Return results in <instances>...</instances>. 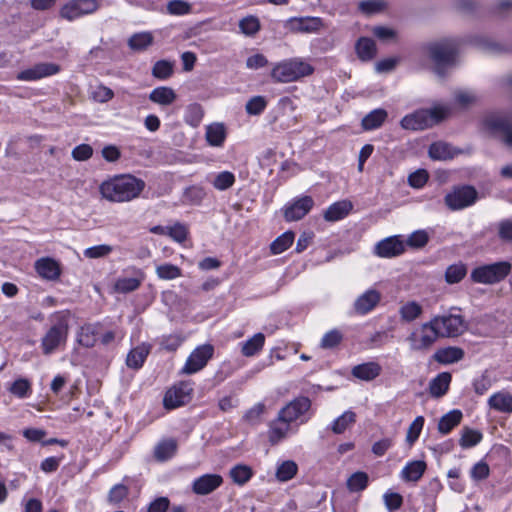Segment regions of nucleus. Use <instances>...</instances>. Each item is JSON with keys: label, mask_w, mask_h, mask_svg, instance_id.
Here are the masks:
<instances>
[{"label": "nucleus", "mask_w": 512, "mask_h": 512, "mask_svg": "<svg viewBox=\"0 0 512 512\" xmlns=\"http://www.w3.org/2000/svg\"><path fill=\"white\" fill-rule=\"evenodd\" d=\"M145 188V182L130 174L115 176L100 187L103 198L111 202H128L137 198Z\"/></svg>", "instance_id": "1"}, {"label": "nucleus", "mask_w": 512, "mask_h": 512, "mask_svg": "<svg viewBox=\"0 0 512 512\" xmlns=\"http://www.w3.org/2000/svg\"><path fill=\"white\" fill-rule=\"evenodd\" d=\"M448 113L449 109L444 106H435L430 109H419L404 116L400 121V125L406 130H424L441 122Z\"/></svg>", "instance_id": "2"}, {"label": "nucleus", "mask_w": 512, "mask_h": 512, "mask_svg": "<svg viewBox=\"0 0 512 512\" xmlns=\"http://www.w3.org/2000/svg\"><path fill=\"white\" fill-rule=\"evenodd\" d=\"M430 59L435 64L438 75H444V68L452 66L458 53V42L455 39H443L425 46Z\"/></svg>", "instance_id": "3"}, {"label": "nucleus", "mask_w": 512, "mask_h": 512, "mask_svg": "<svg viewBox=\"0 0 512 512\" xmlns=\"http://www.w3.org/2000/svg\"><path fill=\"white\" fill-rule=\"evenodd\" d=\"M312 72L313 67L309 63L294 58L276 64L271 71V77L276 82L288 83L308 76Z\"/></svg>", "instance_id": "4"}, {"label": "nucleus", "mask_w": 512, "mask_h": 512, "mask_svg": "<svg viewBox=\"0 0 512 512\" xmlns=\"http://www.w3.org/2000/svg\"><path fill=\"white\" fill-rule=\"evenodd\" d=\"M512 265L508 261H498L475 267L470 274L475 283L493 285L504 280L511 272Z\"/></svg>", "instance_id": "5"}, {"label": "nucleus", "mask_w": 512, "mask_h": 512, "mask_svg": "<svg viewBox=\"0 0 512 512\" xmlns=\"http://www.w3.org/2000/svg\"><path fill=\"white\" fill-rule=\"evenodd\" d=\"M455 312H460V309L453 307L449 313L437 315L431 319L440 337H457L466 331L467 324L464 317Z\"/></svg>", "instance_id": "6"}, {"label": "nucleus", "mask_w": 512, "mask_h": 512, "mask_svg": "<svg viewBox=\"0 0 512 512\" xmlns=\"http://www.w3.org/2000/svg\"><path fill=\"white\" fill-rule=\"evenodd\" d=\"M68 320L66 316L59 315L58 321L44 335L41 347L45 355L55 352L61 345L66 343L68 337Z\"/></svg>", "instance_id": "7"}, {"label": "nucleus", "mask_w": 512, "mask_h": 512, "mask_svg": "<svg viewBox=\"0 0 512 512\" xmlns=\"http://www.w3.org/2000/svg\"><path fill=\"white\" fill-rule=\"evenodd\" d=\"M438 338H440V335L430 320L412 331L407 337V342L411 350L424 351L430 349Z\"/></svg>", "instance_id": "8"}, {"label": "nucleus", "mask_w": 512, "mask_h": 512, "mask_svg": "<svg viewBox=\"0 0 512 512\" xmlns=\"http://www.w3.org/2000/svg\"><path fill=\"white\" fill-rule=\"evenodd\" d=\"M478 198L476 189L472 186H461L448 193L444 200L451 210H461L473 205Z\"/></svg>", "instance_id": "9"}, {"label": "nucleus", "mask_w": 512, "mask_h": 512, "mask_svg": "<svg viewBox=\"0 0 512 512\" xmlns=\"http://www.w3.org/2000/svg\"><path fill=\"white\" fill-rule=\"evenodd\" d=\"M214 348L210 344H204L195 348L187 358L181 369L182 374L192 375L202 370L212 358Z\"/></svg>", "instance_id": "10"}, {"label": "nucleus", "mask_w": 512, "mask_h": 512, "mask_svg": "<svg viewBox=\"0 0 512 512\" xmlns=\"http://www.w3.org/2000/svg\"><path fill=\"white\" fill-rule=\"evenodd\" d=\"M98 7L97 0H71L61 7L59 14L61 18L73 21L92 14Z\"/></svg>", "instance_id": "11"}, {"label": "nucleus", "mask_w": 512, "mask_h": 512, "mask_svg": "<svg viewBox=\"0 0 512 512\" xmlns=\"http://www.w3.org/2000/svg\"><path fill=\"white\" fill-rule=\"evenodd\" d=\"M406 251L405 239L402 235L386 237L376 243L374 253L380 258H395Z\"/></svg>", "instance_id": "12"}, {"label": "nucleus", "mask_w": 512, "mask_h": 512, "mask_svg": "<svg viewBox=\"0 0 512 512\" xmlns=\"http://www.w3.org/2000/svg\"><path fill=\"white\" fill-rule=\"evenodd\" d=\"M311 401L308 397H298L289 402L280 411V419L293 423L297 420L304 422L303 417L309 411Z\"/></svg>", "instance_id": "13"}, {"label": "nucleus", "mask_w": 512, "mask_h": 512, "mask_svg": "<svg viewBox=\"0 0 512 512\" xmlns=\"http://www.w3.org/2000/svg\"><path fill=\"white\" fill-rule=\"evenodd\" d=\"M314 206L311 196H302L285 205L283 215L286 221H298L304 218Z\"/></svg>", "instance_id": "14"}, {"label": "nucleus", "mask_w": 512, "mask_h": 512, "mask_svg": "<svg viewBox=\"0 0 512 512\" xmlns=\"http://www.w3.org/2000/svg\"><path fill=\"white\" fill-rule=\"evenodd\" d=\"M284 26L294 33H315L323 27V20L312 16L291 17Z\"/></svg>", "instance_id": "15"}, {"label": "nucleus", "mask_w": 512, "mask_h": 512, "mask_svg": "<svg viewBox=\"0 0 512 512\" xmlns=\"http://www.w3.org/2000/svg\"><path fill=\"white\" fill-rule=\"evenodd\" d=\"M485 125L492 132L501 134V140L512 148V124L506 117L491 114L485 118Z\"/></svg>", "instance_id": "16"}, {"label": "nucleus", "mask_w": 512, "mask_h": 512, "mask_svg": "<svg viewBox=\"0 0 512 512\" xmlns=\"http://www.w3.org/2000/svg\"><path fill=\"white\" fill-rule=\"evenodd\" d=\"M60 71V66L55 63H38L18 73L20 81H36L44 77L52 76Z\"/></svg>", "instance_id": "17"}, {"label": "nucleus", "mask_w": 512, "mask_h": 512, "mask_svg": "<svg viewBox=\"0 0 512 512\" xmlns=\"http://www.w3.org/2000/svg\"><path fill=\"white\" fill-rule=\"evenodd\" d=\"M223 478L219 474H204L196 478L192 483V491L196 495H208L219 488Z\"/></svg>", "instance_id": "18"}, {"label": "nucleus", "mask_w": 512, "mask_h": 512, "mask_svg": "<svg viewBox=\"0 0 512 512\" xmlns=\"http://www.w3.org/2000/svg\"><path fill=\"white\" fill-rule=\"evenodd\" d=\"M381 294L375 289H369L357 297L354 310L357 314L365 315L372 311L380 302Z\"/></svg>", "instance_id": "19"}, {"label": "nucleus", "mask_w": 512, "mask_h": 512, "mask_svg": "<svg viewBox=\"0 0 512 512\" xmlns=\"http://www.w3.org/2000/svg\"><path fill=\"white\" fill-rule=\"evenodd\" d=\"M192 390L189 383H180L178 386H175L173 389L169 390L164 397L165 407L176 408L183 405Z\"/></svg>", "instance_id": "20"}, {"label": "nucleus", "mask_w": 512, "mask_h": 512, "mask_svg": "<svg viewBox=\"0 0 512 512\" xmlns=\"http://www.w3.org/2000/svg\"><path fill=\"white\" fill-rule=\"evenodd\" d=\"M145 279V274L141 270H135L131 277L121 276L114 283V291L117 293H130L137 290Z\"/></svg>", "instance_id": "21"}, {"label": "nucleus", "mask_w": 512, "mask_h": 512, "mask_svg": "<svg viewBox=\"0 0 512 512\" xmlns=\"http://www.w3.org/2000/svg\"><path fill=\"white\" fill-rule=\"evenodd\" d=\"M35 270L43 279L54 281L60 277L59 263L50 257H43L35 262Z\"/></svg>", "instance_id": "22"}, {"label": "nucleus", "mask_w": 512, "mask_h": 512, "mask_svg": "<svg viewBox=\"0 0 512 512\" xmlns=\"http://www.w3.org/2000/svg\"><path fill=\"white\" fill-rule=\"evenodd\" d=\"M227 137V130L223 123L214 122L206 126L205 139L209 146L222 147Z\"/></svg>", "instance_id": "23"}, {"label": "nucleus", "mask_w": 512, "mask_h": 512, "mask_svg": "<svg viewBox=\"0 0 512 512\" xmlns=\"http://www.w3.org/2000/svg\"><path fill=\"white\" fill-rule=\"evenodd\" d=\"M291 423L280 419V414L269 424L268 439L272 445L282 441L291 430Z\"/></svg>", "instance_id": "24"}, {"label": "nucleus", "mask_w": 512, "mask_h": 512, "mask_svg": "<svg viewBox=\"0 0 512 512\" xmlns=\"http://www.w3.org/2000/svg\"><path fill=\"white\" fill-rule=\"evenodd\" d=\"M382 371V367L377 362H366L356 365L352 368V375L363 381H372L377 378Z\"/></svg>", "instance_id": "25"}, {"label": "nucleus", "mask_w": 512, "mask_h": 512, "mask_svg": "<svg viewBox=\"0 0 512 512\" xmlns=\"http://www.w3.org/2000/svg\"><path fill=\"white\" fill-rule=\"evenodd\" d=\"M488 405L498 412L510 414L512 413V394L504 391L494 393L489 397Z\"/></svg>", "instance_id": "26"}, {"label": "nucleus", "mask_w": 512, "mask_h": 512, "mask_svg": "<svg viewBox=\"0 0 512 512\" xmlns=\"http://www.w3.org/2000/svg\"><path fill=\"white\" fill-rule=\"evenodd\" d=\"M452 376L449 372L439 373L429 383V392L433 397L439 398L444 396L451 383Z\"/></svg>", "instance_id": "27"}, {"label": "nucleus", "mask_w": 512, "mask_h": 512, "mask_svg": "<svg viewBox=\"0 0 512 512\" xmlns=\"http://www.w3.org/2000/svg\"><path fill=\"white\" fill-rule=\"evenodd\" d=\"M150 353V345L142 343L133 348L127 355L126 364L129 368L139 369L143 366Z\"/></svg>", "instance_id": "28"}, {"label": "nucleus", "mask_w": 512, "mask_h": 512, "mask_svg": "<svg viewBox=\"0 0 512 512\" xmlns=\"http://www.w3.org/2000/svg\"><path fill=\"white\" fill-rule=\"evenodd\" d=\"M426 468L424 461L408 462L401 471V478L407 482H417L423 476Z\"/></svg>", "instance_id": "29"}, {"label": "nucleus", "mask_w": 512, "mask_h": 512, "mask_svg": "<svg viewBox=\"0 0 512 512\" xmlns=\"http://www.w3.org/2000/svg\"><path fill=\"white\" fill-rule=\"evenodd\" d=\"M355 50L362 61L372 60L377 53L375 41L368 37H360L355 44Z\"/></svg>", "instance_id": "30"}, {"label": "nucleus", "mask_w": 512, "mask_h": 512, "mask_svg": "<svg viewBox=\"0 0 512 512\" xmlns=\"http://www.w3.org/2000/svg\"><path fill=\"white\" fill-rule=\"evenodd\" d=\"M98 333V324L83 325L77 333V342L83 347L91 348L96 343Z\"/></svg>", "instance_id": "31"}, {"label": "nucleus", "mask_w": 512, "mask_h": 512, "mask_svg": "<svg viewBox=\"0 0 512 512\" xmlns=\"http://www.w3.org/2000/svg\"><path fill=\"white\" fill-rule=\"evenodd\" d=\"M464 351L459 347H446L438 349L434 354V359L441 364H452L462 360Z\"/></svg>", "instance_id": "32"}, {"label": "nucleus", "mask_w": 512, "mask_h": 512, "mask_svg": "<svg viewBox=\"0 0 512 512\" xmlns=\"http://www.w3.org/2000/svg\"><path fill=\"white\" fill-rule=\"evenodd\" d=\"M352 209V204L349 201H339L330 205L325 213L324 218L327 221L334 222L343 219L348 215Z\"/></svg>", "instance_id": "33"}, {"label": "nucleus", "mask_w": 512, "mask_h": 512, "mask_svg": "<svg viewBox=\"0 0 512 512\" xmlns=\"http://www.w3.org/2000/svg\"><path fill=\"white\" fill-rule=\"evenodd\" d=\"M387 116L386 110L382 108L374 109L362 119V128L366 131L375 130L382 126Z\"/></svg>", "instance_id": "34"}, {"label": "nucleus", "mask_w": 512, "mask_h": 512, "mask_svg": "<svg viewBox=\"0 0 512 512\" xmlns=\"http://www.w3.org/2000/svg\"><path fill=\"white\" fill-rule=\"evenodd\" d=\"M149 100L159 105L168 106L176 100V93L170 87H157L150 92Z\"/></svg>", "instance_id": "35"}, {"label": "nucleus", "mask_w": 512, "mask_h": 512, "mask_svg": "<svg viewBox=\"0 0 512 512\" xmlns=\"http://www.w3.org/2000/svg\"><path fill=\"white\" fill-rule=\"evenodd\" d=\"M462 419V412L460 410H452L443 415L438 423V431L441 434H448L451 430L459 425Z\"/></svg>", "instance_id": "36"}, {"label": "nucleus", "mask_w": 512, "mask_h": 512, "mask_svg": "<svg viewBox=\"0 0 512 512\" xmlns=\"http://www.w3.org/2000/svg\"><path fill=\"white\" fill-rule=\"evenodd\" d=\"M298 472V465L293 460H286L278 463L275 477L280 482H286L294 478Z\"/></svg>", "instance_id": "37"}, {"label": "nucleus", "mask_w": 512, "mask_h": 512, "mask_svg": "<svg viewBox=\"0 0 512 512\" xmlns=\"http://www.w3.org/2000/svg\"><path fill=\"white\" fill-rule=\"evenodd\" d=\"M429 156L434 160H447L454 156L452 146L445 142H434L429 147Z\"/></svg>", "instance_id": "38"}, {"label": "nucleus", "mask_w": 512, "mask_h": 512, "mask_svg": "<svg viewBox=\"0 0 512 512\" xmlns=\"http://www.w3.org/2000/svg\"><path fill=\"white\" fill-rule=\"evenodd\" d=\"M239 29L247 37H254L261 29V23L257 16L248 15L240 19Z\"/></svg>", "instance_id": "39"}, {"label": "nucleus", "mask_w": 512, "mask_h": 512, "mask_svg": "<svg viewBox=\"0 0 512 512\" xmlns=\"http://www.w3.org/2000/svg\"><path fill=\"white\" fill-rule=\"evenodd\" d=\"M153 40L150 32L135 33L129 38L128 46L134 51H143L152 45Z\"/></svg>", "instance_id": "40"}, {"label": "nucleus", "mask_w": 512, "mask_h": 512, "mask_svg": "<svg viewBox=\"0 0 512 512\" xmlns=\"http://www.w3.org/2000/svg\"><path fill=\"white\" fill-rule=\"evenodd\" d=\"M265 336L263 333H257L242 344L241 352L246 357L254 356L264 346Z\"/></svg>", "instance_id": "41"}, {"label": "nucleus", "mask_w": 512, "mask_h": 512, "mask_svg": "<svg viewBox=\"0 0 512 512\" xmlns=\"http://www.w3.org/2000/svg\"><path fill=\"white\" fill-rule=\"evenodd\" d=\"M294 241V233L287 231L278 236L270 245L271 253L274 255L280 254L287 250Z\"/></svg>", "instance_id": "42"}, {"label": "nucleus", "mask_w": 512, "mask_h": 512, "mask_svg": "<svg viewBox=\"0 0 512 512\" xmlns=\"http://www.w3.org/2000/svg\"><path fill=\"white\" fill-rule=\"evenodd\" d=\"M453 95L455 104L461 108H467L478 100V95L473 90L458 89Z\"/></svg>", "instance_id": "43"}, {"label": "nucleus", "mask_w": 512, "mask_h": 512, "mask_svg": "<svg viewBox=\"0 0 512 512\" xmlns=\"http://www.w3.org/2000/svg\"><path fill=\"white\" fill-rule=\"evenodd\" d=\"M400 317L405 322H411L422 314V307L415 301L407 302L399 309Z\"/></svg>", "instance_id": "44"}, {"label": "nucleus", "mask_w": 512, "mask_h": 512, "mask_svg": "<svg viewBox=\"0 0 512 512\" xmlns=\"http://www.w3.org/2000/svg\"><path fill=\"white\" fill-rule=\"evenodd\" d=\"M174 71V63L168 60H159L152 67V75L159 80L170 78Z\"/></svg>", "instance_id": "45"}, {"label": "nucleus", "mask_w": 512, "mask_h": 512, "mask_svg": "<svg viewBox=\"0 0 512 512\" xmlns=\"http://www.w3.org/2000/svg\"><path fill=\"white\" fill-rule=\"evenodd\" d=\"M369 477L365 472H355L347 479V488L351 492L363 491L368 485Z\"/></svg>", "instance_id": "46"}, {"label": "nucleus", "mask_w": 512, "mask_h": 512, "mask_svg": "<svg viewBox=\"0 0 512 512\" xmlns=\"http://www.w3.org/2000/svg\"><path fill=\"white\" fill-rule=\"evenodd\" d=\"M482 433L478 430L464 428L459 440L462 448L467 449L476 446L482 440Z\"/></svg>", "instance_id": "47"}, {"label": "nucleus", "mask_w": 512, "mask_h": 512, "mask_svg": "<svg viewBox=\"0 0 512 512\" xmlns=\"http://www.w3.org/2000/svg\"><path fill=\"white\" fill-rule=\"evenodd\" d=\"M356 420V414L352 411H345L332 423V431L335 434L343 433Z\"/></svg>", "instance_id": "48"}, {"label": "nucleus", "mask_w": 512, "mask_h": 512, "mask_svg": "<svg viewBox=\"0 0 512 512\" xmlns=\"http://www.w3.org/2000/svg\"><path fill=\"white\" fill-rule=\"evenodd\" d=\"M467 269L463 263L450 265L445 272V280L449 284L459 283L466 275Z\"/></svg>", "instance_id": "49"}, {"label": "nucleus", "mask_w": 512, "mask_h": 512, "mask_svg": "<svg viewBox=\"0 0 512 512\" xmlns=\"http://www.w3.org/2000/svg\"><path fill=\"white\" fill-rule=\"evenodd\" d=\"M176 448L177 444L174 440L163 441L156 446L155 457L157 460L165 461L175 454Z\"/></svg>", "instance_id": "50"}, {"label": "nucleus", "mask_w": 512, "mask_h": 512, "mask_svg": "<svg viewBox=\"0 0 512 512\" xmlns=\"http://www.w3.org/2000/svg\"><path fill=\"white\" fill-rule=\"evenodd\" d=\"M265 409L266 407L263 403L255 404L253 407L246 411L243 416V421L250 426L259 425L262 421V415L264 414Z\"/></svg>", "instance_id": "51"}, {"label": "nucleus", "mask_w": 512, "mask_h": 512, "mask_svg": "<svg viewBox=\"0 0 512 512\" xmlns=\"http://www.w3.org/2000/svg\"><path fill=\"white\" fill-rule=\"evenodd\" d=\"M424 422L425 420L423 416H417L408 427L405 440L409 447H412L414 443L418 440L423 429Z\"/></svg>", "instance_id": "52"}, {"label": "nucleus", "mask_w": 512, "mask_h": 512, "mask_svg": "<svg viewBox=\"0 0 512 512\" xmlns=\"http://www.w3.org/2000/svg\"><path fill=\"white\" fill-rule=\"evenodd\" d=\"M235 180V175L232 172L222 171L215 176L212 185L216 190L225 191L234 185Z\"/></svg>", "instance_id": "53"}, {"label": "nucleus", "mask_w": 512, "mask_h": 512, "mask_svg": "<svg viewBox=\"0 0 512 512\" xmlns=\"http://www.w3.org/2000/svg\"><path fill=\"white\" fill-rule=\"evenodd\" d=\"M230 477L238 485H244L252 477L253 473L249 466L236 465L230 470Z\"/></svg>", "instance_id": "54"}, {"label": "nucleus", "mask_w": 512, "mask_h": 512, "mask_svg": "<svg viewBox=\"0 0 512 512\" xmlns=\"http://www.w3.org/2000/svg\"><path fill=\"white\" fill-rule=\"evenodd\" d=\"M430 236L426 230H416L405 240L406 247L421 249L429 242Z\"/></svg>", "instance_id": "55"}, {"label": "nucleus", "mask_w": 512, "mask_h": 512, "mask_svg": "<svg viewBox=\"0 0 512 512\" xmlns=\"http://www.w3.org/2000/svg\"><path fill=\"white\" fill-rule=\"evenodd\" d=\"M204 116V110L200 104L194 103L187 107L185 121L192 127H197Z\"/></svg>", "instance_id": "56"}, {"label": "nucleus", "mask_w": 512, "mask_h": 512, "mask_svg": "<svg viewBox=\"0 0 512 512\" xmlns=\"http://www.w3.org/2000/svg\"><path fill=\"white\" fill-rule=\"evenodd\" d=\"M156 274L162 280H173L180 277L182 272L178 266L165 263L156 267Z\"/></svg>", "instance_id": "57"}, {"label": "nucleus", "mask_w": 512, "mask_h": 512, "mask_svg": "<svg viewBox=\"0 0 512 512\" xmlns=\"http://www.w3.org/2000/svg\"><path fill=\"white\" fill-rule=\"evenodd\" d=\"M9 391L18 398H26L31 394V383L25 378H19L11 384Z\"/></svg>", "instance_id": "58"}, {"label": "nucleus", "mask_w": 512, "mask_h": 512, "mask_svg": "<svg viewBox=\"0 0 512 512\" xmlns=\"http://www.w3.org/2000/svg\"><path fill=\"white\" fill-rule=\"evenodd\" d=\"M192 5L184 0H171L167 3V12L171 15L182 16L189 14Z\"/></svg>", "instance_id": "59"}, {"label": "nucleus", "mask_w": 512, "mask_h": 512, "mask_svg": "<svg viewBox=\"0 0 512 512\" xmlns=\"http://www.w3.org/2000/svg\"><path fill=\"white\" fill-rule=\"evenodd\" d=\"M267 101L263 96L252 97L245 106L249 115H260L266 108Z\"/></svg>", "instance_id": "60"}, {"label": "nucleus", "mask_w": 512, "mask_h": 512, "mask_svg": "<svg viewBox=\"0 0 512 512\" xmlns=\"http://www.w3.org/2000/svg\"><path fill=\"white\" fill-rule=\"evenodd\" d=\"M343 339V335L337 329H333L324 334L321 339V347L331 349L336 347Z\"/></svg>", "instance_id": "61"}, {"label": "nucleus", "mask_w": 512, "mask_h": 512, "mask_svg": "<svg viewBox=\"0 0 512 512\" xmlns=\"http://www.w3.org/2000/svg\"><path fill=\"white\" fill-rule=\"evenodd\" d=\"M112 251H113L112 246L107 245V244H101V245H96V246L86 248L83 252V255L86 258L96 259V258L105 257V256L109 255Z\"/></svg>", "instance_id": "62"}, {"label": "nucleus", "mask_w": 512, "mask_h": 512, "mask_svg": "<svg viewBox=\"0 0 512 512\" xmlns=\"http://www.w3.org/2000/svg\"><path fill=\"white\" fill-rule=\"evenodd\" d=\"M91 97L96 102L105 103L114 97V92L104 85H97L92 88Z\"/></svg>", "instance_id": "63"}, {"label": "nucleus", "mask_w": 512, "mask_h": 512, "mask_svg": "<svg viewBox=\"0 0 512 512\" xmlns=\"http://www.w3.org/2000/svg\"><path fill=\"white\" fill-rule=\"evenodd\" d=\"M129 489L123 484L114 485L108 493V501L112 504H118L127 497Z\"/></svg>", "instance_id": "64"}]
</instances>
